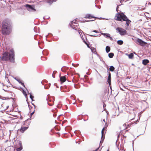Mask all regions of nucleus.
Returning <instances> with one entry per match:
<instances>
[{
  "mask_svg": "<svg viewBox=\"0 0 151 151\" xmlns=\"http://www.w3.org/2000/svg\"><path fill=\"white\" fill-rule=\"evenodd\" d=\"M66 81V76H63L60 77V81L62 83L65 82Z\"/></svg>",
  "mask_w": 151,
  "mask_h": 151,
  "instance_id": "14",
  "label": "nucleus"
},
{
  "mask_svg": "<svg viewBox=\"0 0 151 151\" xmlns=\"http://www.w3.org/2000/svg\"><path fill=\"white\" fill-rule=\"evenodd\" d=\"M106 33H104V34H103V35L104 36H106Z\"/></svg>",
  "mask_w": 151,
  "mask_h": 151,
  "instance_id": "34",
  "label": "nucleus"
},
{
  "mask_svg": "<svg viewBox=\"0 0 151 151\" xmlns=\"http://www.w3.org/2000/svg\"><path fill=\"white\" fill-rule=\"evenodd\" d=\"M14 50L11 49L9 52H5L3 53L0 58L3 60H9L12 62H14Z\"/></svg>",
  "mask_w": 151,
  "mask_h": 151,
  "instance_id": "1",
  "label": "nucleus"
},
{
  "mask_svg": "<svg viewBox=\"0 0 151 151\" xmlns=\"http://www.w3.org/2000/svg\"><path fill=\"white\" fill-rule=\"evenodd\" d=\"M108 125L107 123H105L104 127L103 128L101 131L102 138L103 137L104 134V131L106 129Z\"/></svg>",
  "mask_w": 151,
  "mask_h": 151,
  "instance_id": "11",
  "label": "nucleus"
},
{
  "mask_svg": "<svg viewBox=\"0 0 151 151\" xmlns=\"http://www.w3.org/2000/svg\"><path fill=\"white\" fill-rule=\"evenodd\" d=\"M149 62V61L147 59L144 60L142 61V63L145 65H146Z\"/></svg>",
  "mask_w": 151,
  "mask_h": 151,
  "instance_id": "16",
  "label": "nucleus"
},
{
  "mask_svg": "<svg viewBox=\"0 0 151 151\" xmlns=\"http://www.w3.org/2000/svg\"><path fill=\"white\" fill-rule=\"evenodd\" d=\"M136 42L141 45H142L144 44H145V42L143 41L139 38L136 39Z\"/></svg>",
  "mask_w": 151,
  "mask_h": 151,
  "instance_id": "9",
  "label": "nucleus"
},
{
  "mask_svg": "<svg viewBox=\"0 0 151 151\" xmlns=\"http://www.w3.org/2000/svg\"><path fill=\"white\" fill-rule=\"evenodd\" d=\"M34 97L31 94H30V98L32 100H33V98Z\"/></svg>",
  "mask_w": 151,
  "mask_h": 151,
  "instance_id": "28",
  "label": "nucleus"
},
{
  "mask_svg": "<svg viewBox=\"0 0 151 151\" xmlns=\"http://www.w3.org/2000/svg\"><path fill=\"white\" fill-rule=\"evenodd\" d=\"M133 123H131L129 124L127 126L128 127H131V125H132L133 124Z\"/></svg>",
  "mask_w": 151,
  "mask_h": 151,
  "instance_id": "27",
  "label": "nucleus"
},
{
  "mask_svg": "<svg viewBox=\"0 0 151 151\" xmlns=\"http://www.w3.org/2000/svg\"><path fill=\"white\" fill-rule=\"evenodd\" d=\"M116 30L118 31L121 35H124L127 34V31L122 28L118 27L116 29Z\"/></svg>",
  "mask_w": 151,
  "mask_h": 151,
  "instance_id": "6",
  "label": "nucleus"
},
{
  "mask_svg": "<svg viewBox=\"0 0 151 151\" xmlns=\"http://www.w3.org/2000/svg\"><path fill=\"white\" fill-rule=\"evenodd\" d=\"M111 74L109 72V76L108 77L107 82H108V83L109 85L111 84Z\"/></svg>",
  "mask_w": 151,
  "mask_h": 151,
  "instance_id": "13",
  "label": "nucleus"
},
{
  "mask_svg": "<svg viewBox=\"0 0 151 151\" xmlns=\"http://www.w3.org/2000/svg\"><path fill=\"white\" fill-rule=\"evenodd\" d=\"M74 103H73V104H74Z\"/></svg>",
  "mask_w": 151,
  "mask_h": 151,
  "instance_id": "39",
  "label": "nucleus"
},
{
  "mask_svg": "<svg viewBox=\"0 0 151 151\" xmlns=\"http://www.w3.org/2000/svg\"><path fill=\"white\" fill-rule=\"evenodd\" d=\"M71 98L72 99H74V98L73 97H71Z\"/></svg>",
  "mask_w": 151,
  "mask_h": 151,
  "instance_id": "35",
  "label": "nucleus"
},
{
  "mask_svg": "<svg viewBox=\"0 0 151 151\" xmlns=\"http://www.w3.org/2000/svg\"><path fill=\"white\" fill-rule=\"evenodd\" d=\"M93 32H96V33H97V31H96V30L93 31Z\"/></svg>",
  "mask_w": 151,
  "mask_h": 151,
  "instance_id": "33",
  "label": "nucleus"
},
{
  "mask_svg": "<svg viewBox=\"0 0 151 151\" xmlns=\"http://www.w3.org/2000/svg\"><path fill=\"white\" fill-rule=\"evenodd\" d=\"M115 19L118 21H126V24L128 26L131 21L128 19L127 16L122 12L116 14L115 17Z\"/></svg>",
  "mask_w": 151,
  "mask_h": 151,
  "instance_id": "3",
  "label": "nucleus"
},
{
  "mask_svg": "<svg viewBox=\"0 0 151 151\" xmlns=\"http://www.w3.org/2000/svg\"><path fill=\"white\" fill-rule=\"evenodd\" d=\"M22 93L26 97L27 96V94L26 93V92L25 91L23 90Z\"/></svg>",
  "mask_w": 151,
  "mask_h": 151,
  "instance_id": "23",
  "label": "nucleus"
},
{
  "mask_svg": "<svg viewBox=\"0 0 151 151\" xmlns=\"http://www.w3.org/2000/svg\"><path fill=\"white\" fill-rule=\"evenodd\" d=\"M92 51L93 52V51H94V52H95V51H96V49L94 48H93L92 49Z\"/></svg>",
  "mask_w": 151,
  "mask_h": 151,
  "instance_id": "29",
  "label": "nucleus"
},
{
  "mask_svg": "<svg viewBox=\"0 0 151 151\" xmlns=\"http://www.w3.org/2000/svg\"><path fill=\"white\" fill-rule=\"evenodd\" d=\"M1 106L2 107H3V109H4V110L7 109H8L9 106L8 105V104L5 103H3L2 104Z\"/></svg>",
  "mask_w": 151,
  "mask_h": 151,
  "instance_id": "12",
  "label": "nucleus"
},
{
  "mask_svg": "<svg viewBox=\"0 0 151 151\" xmlns=\"http://www.w3.org/2000/svg\"><path fill=\"white\" fill-rule=\"evenodd\" d=\"M12 32V27L9 22L5 21L3 23L1 32L4 35H9Z\"/></svg>",
  "mask_w": 151,
  "mask_h": 151,
  "instance_id": "2",
  "label": "nucleus"
},
{
  "mask_svg": "<svg viewBox=\"0 0 151 151\" xmlns=\"http://www.w3.org/2000/svg\"><path fill=\"white\" fill-rule=\"evenodd\" d=\"M18 144L19 145V147L17 145H16L15 147L17 148L16 150L17 151H20L22 149V143L21 141H19L17 142Z\"/></svg>",
  "mask_w": 151,
  "mask_h": 151,
  "instance_id": "8",
  "label": "nucleus"
},
{
  "mask_svg": "<svg viewBox=\"0 0 151 151\" xmlns=\"http://www.w3.org/2000/svg\"><path fill=\"white\" fill-rule=\"evenodd\" d=\"M110 35L109 34L106 33V37H110Z\"/></svg>",
  "mask_w": 151,
  "mask_h": 151,
  "instance_id": "26",
  "label": "nucleus"
},
{
  "mask_svg": "<svg viewBox=\"0 0 151 151\" xmlns=\"http://www.w3.org/2000/svg\"><path fill=\"white\" fill-rule=\"evenodd\" d=\"M34 112H35V110L32 113H31V115H33V114L34 113Z\"/></svg>",
  "mask_w": 151,
  "mask_h": 151,
  "instance_id": "30",
  "label": "nucleus"
},
{
  "mask_svg": "<svg viewBox=\"0 0 151 151\" xmlns=\"http://www.w3.org/2000/svg\"><path fill=\"white\" fill-rule=\"evenodd\" d=\"M107 151H109V150H108Z\"/></svg>",
  "mask_w": 151,
  "mask_h": 151,
  "instance_id": "38",
  "label": "nucleus"
},
{
  "mask_svg": "<svg viewBox=\"0 0 151 151\" xmlns=\"http://www.w3.org/2000/svg\"><path fill=\"white\" fill-rule=\"evenodd\" d=\"M90 36H93V37L96 36H93V35H90Z\"/></svg>",
  "mask_w": 151,
  "mask_h": 151,
  "instance_id": "36",
  "label": "nucleus"
},
{
  "mask_svg": "<svg viewBox=\"0 0 151 151\" xmlns=\"http://www.w3.org/2000/svg\"><path fill=\"white\" fill-rule=\"evenodd\" d=\"M94 20H91V21H93Z\"/></svg>",
  "mask_w": 151,
  "mask_h": 151,
  "instance_id": "40",
  "label": "nucleus"
},
{
  "mask_svg": "<svg viewBox=\"0 0 151 151\" xmlns=\"http://www.w3.org/2000/svg\"><path fill=\"white\" fill-rule=\"evenodd\" d=\"M117 43L119 45H122L123 43V42L122 40H119L117 41Z\"/></svg>",
  "mask_w": 151,
  "mask_h": 151,
  "instance_id": "19",
  "label": "nucleus"
},
{
  "mask_svg": "<svg viewBox=\"0 0 151 151\" xmlns=\"http://www.w3.org/2000/svg\"><path fill=\"white\" fill-rule=\"evenodd\" d=\"M25 7L27 8L28 10L30 11L31 10L35 12L36 11L35 8V6L34 5H31L29 4H27L25 5Z\"/></svg>",
  "mask_w": 151,
  "mask_h": 151,
  "instance_id": "7",
  "label": "nucleus"
},
{
  "mask_svg": "<svg viewBox=\"0 0 151 151\" xmlns=\"http://www.w3.org/2000/svg\"><path fill=\"white\" fill-rule=\"evenodd\" d=\"M103 121H104L105 122V119H104Z\"/></svg>",
  "mask_w": 151,
  "mask_h": 151,
  "instance_id": "37",
  "label": "nucleus"
},
{
  "mask_svg": "<svg viewBox=\"0 0 151 151\" xmlns=\"http://www.w3.org/2000/svg\"><path fill=\"white\" fill-rule=\"evenodd\" d=\"M57 72L56 71H54L52 74V76L53 78H55V74Z\"/></svg>",
  "mask_w": 151,
  "mask_h": 151,
  "instance_id": "24",
  "label": "nucleus"
},
{
  "mask_svg": "<svg viewBox=\"0 0 151 151\" xmlns=\"http://www.w3.org/2000/svg\"><path fill=\"white\" fill-rule=\"evenodd\" d=\"M56 0H45V1L46 2L51 4L53 2L55 1Z\"/></svg>",
  "mask_w": 151,
  "mask_h": 151,
  "instance_id": "17",
  "label": "nucleus"
},
{
  "mask_svg": "<svg viewBox=\"0 0 151 151\" xmlns=\"http://www.w3.org/2000/svg\"><path fill=\"white\" fill-rule=\"evenodd\" d=\"M78 24L76 22V21H72L70 24V27L73 29H75L76 30H77V32L80 35V32L79 31V28L78 27Z\"/></svg>",
  "mask_w": 151,
  "mask_h": 151,
  "instance_id": "4",
  "label": "nucleus"
},
{
  "mask_svg": "<svg viewBox=\"0 0 151 151\" xmlns=\"http://www.w3.org/2000/svg\"><path fill=\"white\" fill-rule=\"evenodd\" d=\"M106 50L107 53H108L110 50V48L108 46H107L106 48Z\"/></svg>",
  "mask_w": 151,
  "mask_h": 151,
  "instance_id": "18",
  "label": "nucleus"
},
{
  "mask_svg": "<svg viewBox=\"0 0 151 151\" xmlns=\"http://www.w3.org/2000/svg\"><path fill=\"white\" fill-rule=\"evenodd\" d=\"M126 55L128 56L129 57V58L130 59H133L134 57V55L132 53H131L129 54H126Z\"/></svg>",
  "mask_w": 151,
  "mask_h": 151,
  "instance_id": "15",
  "label": "nucleus"
},
{
  "mask_svg": "<svg viewBox=\"0 0 151 151\" xmlns=\"http://www.w3.org/2000/svg\"><path fill=\"white\" fill-rule=\"evenodd\" d=\"M109 38L110 40H113V38H112V37H111L110 36V37H109Z\"/></svg>",
  "mask_w": 151,
  "mask_h": 151,
  "instance_id": "31",
  "label": "nucleus"
},
{
  "mask_svg": "<svg viewBox=\"0 0 151 151\" xmlns=\"http://www.w3.org/2000/svg\"><path fill=\"white\" fill-rule=\"evenodd\" d=\"M109 57L110 58H112L113 57V56L114 55V54L113 53L111 52L109 53Z\"/></svg>",
  "mask_w": 151,
  "mask_h": 151,
  "instance_id": "20",
  "label": "nucleus"
},
{
  "mask_svg": "<svg viewBox=\"0 0 151 151\" xmlns=\"http://www.w3.org/2000/svg\"><path fill=\"white\" fill-rule=\"evenodd\" d=\"M99 149V148H97L96 150H93V151H97Z\"/></svg>",
  "mask_w": 151,
  "mask_h": 151,
  "instance_id": "32",
  "label": "nucleus"
},
{
  "mask_svg": "<svg viewBox=\"0 0 151 151\" xmlns=\"http://www.w3.org/2000/svg\"><path fill=\"white\" fill-rule=\"evenodd\" d=\"M27 122V120L24 122L21 128L18 129V131H20L21 132L23 133L29 127L28 125H26V126H24Z\"/></svg>",
  "mask_w": 151,
  "mask_h": 151,
  "instance_id": "5",
  "label": "nucleus"
},
{
  "mask_svg": "<svg viewBox=\"0 0 151 151\" xmlns=\"http://www.w3.org/2000/svg\"><path fill=\"white\" fill-rule=\"evenodd\" d=\"M84 18L86 19H91L92 18H96V17H94L92 15L89 14H87L85 15Z\"/></svg>",
  "mask_w": 151,
  "mask_h": 151,
  "instance_id": "10",
  "label": "nucleus"
},
{
  "mask_svg": "<svg viewBox=\"0 0 151 151\" xmlns=\"http://www.w3.org/2000/svg\"><path fill=\"white\" fill-rule=\"evenodd\" d=\"M115 69V68L114 67L112 66H110L109 68V70L111 71H113Z\"/></svg>",
  "mask_w": 151,
  "mask_h": 151,
  "instance_id": "21",
  "label": "nucleus"
},
{
  "mask_svg": "<svg viewBox=\"0 0 151 151\" xmlns=\"http://www.w3.org/2000/svg\"><path fill=\"white\" fill-rule=\"evenodd\" d=\"M17 81L20 83L24 87V83L21 82V81L20 79H17Z\"/></svg>",
  "mask_w": 151,
  "mask_h": 151,
  "instance_id": "22",
  "label": "nucleus"
},
{
  "mask_svg": "<svg viewBox=\"0 0 151 151\" xmlns=\"http://www.w3.org/2000/svg\"><path fill=\"white\" fill-rule=\"evenodd\" d=\"M53 102H52V103H50V102L48 101V104L50 106H52L53 104Z\"/></svg>",
  "mask_w": 151,
  "mask_h": 151,
  "instance_id": "25",
  "label": "nucleus"
}]
</instances>
